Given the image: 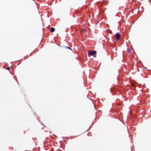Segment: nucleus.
I'll return each mask as SVG.
<instances>
[{
    "label": "nucleus",
    "mask_w": 151,
    "mask_h": 151,
    "mask_svg": "<svg viewBox=\"0 0 151 151\" xmlns=\"http://www.w3.org/2000/svg\"><path fill=\"white\" fill-rule=\"evenodd\" d=\"M69 49H70L71 50V49L70 47H67Z\"/></svg>",
    "instance_id": "6"
},
{
    "label": "nucleus",
    "mask_w": 151,
    "mask_h": 151,
    "mask_svg": "<svg viewBox=\"0 0 151 151\" xmlns=\"http://www.w3.org/2000/svg\"><path fill=\"white\" fill-rule=\"evenodd\" d=\"M96 53V51L93 50V51H90L88 52V56L90 57V55H95Z\"/></svg>",
    "instance_id": "1"
},
{
    "label": "nucleus",
    "mask_w": 151,
    "mask_h": 151,
    "mask_svg": "<svg viewBox=\"0 0 151 151\" xmlns=\"http://www.w3.org/2000/svg\"><path fill=\"white\" fill-rule=\"evenodd\" d=\"M130 50H131L130 48L129 47H128L127 48V52L129 53H131Z\"/></svg>",
    "instance_id": "4"
},
{
    "label": "nucleus",
    "mask_w": 151,
    "mask_h": 151,
    "mask_svg": "<svg viewBox=\"0 0 151 151\" xmlns=\"http://www.w3.org/2000/svg\"><path fill=\"white\" fill-rule=\"evenodd\" d=\"M116 40L118 41L119 40L120 37V35L119 33H117L116 35Z\"/></svg>",
    "instance_id": "2"
},
{
    "label": "nucleus",
    "mask_w": 151,
    "mask_h": 151,
    "mask_svg": "<svg viewBox=\"0 0 151 151\" xmlns=\"http://www.w3.org/2000/svg\"><path fill=\"white\" fill-rule=\"evenodd\" d=\"M55 29L54 27H52L50 28V31L51 32H54Z\"/></svg>",
    "instance_id": "3"
},
{
    "label": "nucleus",
    "mask_w": 151,
    "mask_h": 151,
    "mask_svg": "<svg viewBox=\"0 0 151 151\" xmlns=\"http://www.w3.org/2000/svg\"><path fill=\"white\" fill-rule=\"evenodd\" d=\"M10 68L9 67H8L7 68V70H10Z\"/></svg>",
    "instance_id": "5"
}]
</instances>
